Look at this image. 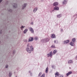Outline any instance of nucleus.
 <instances>
[{
	"mask_svg": "<svg viewBox=\"0 0 77 77\" xmlns=\"http://www.w3.org/2000/svg\"><path fill=\"white\" fill-rule=\"evenodd\" d=\"M29 44H28L27 45V46L28 48H26V50L27 51V52L29 53H31V52L32 51H33L34 50V48L32 46H29Z\"/></svg>",
	"mask_w": 77,
	"mask_h": 77,
	"instance_id": "1",
	"label": "nucleus"
},
{
	"mask_svg": "<svg viewBox=\"0 0 77 77\" xmlns=\"http://www.w3.org/2000/svg\"><path fill=\"white\" fill-rule=\"evenodd\" d=\"M3 34V35H5V29L3 30V29L2 28V27H0V34Z\"/></svg>",
	"mask_w": 77,
	"mask_h": 77,
	"instance_id": "2",
	"label": "nucleus"
},
{
	"mask_svg": "<svg viewBox=\"0 0 77 77\" xmlns=\"http://www.w3.org/2000/svg\"><path fill=\"white\" fill-rule=\"evenodd\" d=\"M49 41H50V39L48 38H47L42 40H41V42H42V43L47 42H49Z\"/></svg>",
	"mask_w": 77,
	"mask_h": 77,
	"instance_id": "3",
	"label": "nucleus"
},
{
	"mask_svg": "<svg viewBox=\"0 0 77 77\" xmlns=\"http://www.w3.org/2000/svg\"><path fill=\"white\" fill-rule=\"evenodd\" d=\"M16 52V51L15 50H14V51H13V53L11 54V52H10L9 53V55H11V56H13V55H14V54H15Z\"/></svg>",
	"mask_w": 77,
	"mask_h": 77,
	"instance_id": "4",
	"label": "nucleus"
},
{
	"mask_svg": "<svg viewBox=\"0 0 77 77\" xmlns=\"http://www.w3.org/2000/svg\"><path fill=\"white\" fill-rule=\"evenodd\" d=\"M27 5V4L26 3H25L22 6V10H24L25 8L26 7V5Z\"/></svg>",
	"mask_w": 77,
	"mask_h": 77,
	"instance_id": "5",
	"label": "nucleus"
},
{
	"mask_svg": "<svg viewBox=\"0 0 77 77\" xmlns=\"http://www.w3.org/2000/svg\"><path fill=\"white\" fill-rule=\"evenodd\" d=\"M34 39V38L33 37L29 38L28 39V42L33 41Z\"/></svg>",
	"mask_w": 77,
	"mask_h": 77,
	"instance_id": "6",
	"label": "nucleus"
},
{
	"mask_svg": "<svg viewBox=\"0 0 77 77\" xmlns=\"http://www.w3.org/2000/svg\"><path fill=\"white\" fill-rule=\"evenodd\" d=\"M69 42V40H66L63 42V43L65 44H66V43H68Z\"/></svg>",
	"mask_w": 77,
	"mask_h": 77,
	"instance_id": "7",
	"label": "nucleus"
},
{
	"mask_svg": "<svg viewBox=\"0 0 77 77\" xmlns=\"http://www.w3.org/2000/svg\"><path fill=\"white\" fill-rule=\"evenodd\" d=\"M13 6L14 8H16L17 7V5L16 3H14L13 4Z\"/></svg>",
	"mask_w": 77,
	"mask_h": 77,
	"instance_id": "8",
	"label": "nucleus"
},
{
	"mask_svg": "<svg viewBox=\"0 0 77 77\" xmlns=\"http://www.w3.org/2000/svg\"><path fill=\"white\" fill-rule=\"evenodd\" d=\"M29 29L30 31L32 33L34 32V31H33V29L31 27H29Z\"/></svg>",
	"mask_w": 77,
	"mask_h": 77,
	"instance_id": "9",
	"label": "nucleus"
},
{
	"mask_svg": "<svg viewBox=\"0 0 77 77\" xmlns=\"http://www.w3.org/2000/svg\"><path fill=\"white\" fill-rule=\"evenodd\" d=\"M54 10L57 11V10H59V8L58 7L55 6L54 8Z\"/></svg>",
	"mask_w": 77,
	"mask_h": 77,
	"instance_id": "10",
	"label": "nucleus"
},
{
	"mask_svg": "<svg viewBox=\"0 0 77 77\" xmlns=\"http://www.w3.org/2000/svg\"><path fill=\"white\" fill-rule=\"evenodd\" d=\"M51 37L52 38H55L56 37L55 34H54L51 35Z\"/></svg>",
	"mask_w": 77,
	"mask_h": 77,
	"instance_id": "11",
	"label": "nucleus"
},
{
	"mask_svg": "<svg viewBox=\"0 0 77 77\" xmlns=\"http://www.w3.org/2000/svg\"><path fill=\"white\" fill-rule=\"evenodd\" d=\"M58 5V3L57 2H54L53 4L54 6H57Z\"/></svg>",
	"mask_w": 77,
	"mask_h": 77,
	"instance_id": "12",
	"label": "nucleus"
},
{
	"mask_svg": "<svg viewBox=\"0 0 77 77\" xmlns=\"http://www.w3.org/2000/svg\"><path fill=\"white\" fill-rule=\"evenodd\" d=\"M67 2V0H64L63 2V4H66Z\"/></svg>",
	"mask_w": 77,
	"mask_h": 77,
	"instance_id": "13",
	"label": "nucleus"
},
{
	"mask_svg": "<svg viewBox=\"0 0 77 77\" xmlns=\"http://www.w3.org/2000/svg\"><path fill=\"white\" fill-rule=\"evenodd\" d=\"M12 75V72L11 71H10L9 72V77H11Z\"/></svg>",
	"mask_w": 77,
	"mask_h": 77,
	"instance_id": "14",
	"label": "nucleus"
},
{
	"mask_svg": "<svg viewBox=\"0 0 77 77\" xmlns=\"http://www.w3.org/2000/svg\"><path fill=\"white\" fill-rule=\"evenodd\" d=\"M27 31H28V29H25L23 31V33L26 34L27 32Z\"/></svg>",
	"mask_w": 77,
	"mask_h": 77,
	"instance_id": "15",
	"label": "nucleus"
},
{
	"mask_svg": "<svg viewBox=\"0 0 77 77\" xmlns=\"http://www.w3.org/2000/svg\"><path fill=\"white\" fill-rule=\"evenodd\" d=\"M57 50H54L53 51V54H56L57 52Z\"/></svg>",
	"mask_w": 77,
	"mask_h": 77,
	"instance_id": "16",
	"label": "nucleus"
},
{
	"mask_svg": "<svg viewBox=\"0 0 77 77\" xmlns=\"http://www.w3.org/2000/svg\"><path fill=\"white\" fill-rule=\"evenodd\" d=\"M48 68L47 67L46 69V70L45 71V72L46 73H48Z\"/></svg>",
	"mask_w": 77,
	"mask_h": 77,
	"instance_id": "17",
	"label": "nucleus"
},
{
	"mask_svg": "<svg viewBox=\"0 0 77 77\" xmlns=\"http://www.w3.org/2000/svg\"><path fill=\"white\" fill-rule=\"evenodd\" d=\"M69 44H70L71 46H74V43L72 42H70L69 43Z\"/></svg>",
	"mask_w": 77,
	"mask_h": 77,
	"instance_id": "18",
	"label": "nucleus"
},
{
	"mask_svg": "<svg viewBox=\"0 0 77 77\" xmlns=\"http://www.w3.org/2000/svg\"><path fill=\"white\" fill-rule=\"evenodd\" d=\"M37 8H35L33 10V12L34 13H35V12H36V11H37Z\"/></svg>",
	"mask_w": 77,
	"mask_h": 77,
	"instance_id": "19",
	"label": "nucleus"
},
{
	"mask_svg": "<svg viewBox=\"0 0 77 77\" xmlns=\"http://www.w3.org/2000/svg\"><path fill=\"white\" fill-rule=\"evenodd\" d=\"M49 54L50 56V57H51L52 56V51H51L50 52Z\"/></svg>",
	"mask_w": 77,
	"mask_h": 77,
	"instance_id": "20",
	"label": "nucleus"
},
{
	"mask_svg": "<svg viewBox=\"0 0 77 77\" xmlns=\"http://www.w3.org/2000/svg\"><path fill=\"white\" fill-rule=\"evenodd\" d=\"M51 67L53 69H54L55 68V66L53 65H52Z\"/></svg>",
	"mask_w": 77,
	"mask_h": 77,
	"instance_id": "21",
	"label": "nucleus"
},
{
	"mask_svg": "<svg viewBox=\"0 0 77 77\" xmlns=\"http://www.w3.org/2000/svg\"><path fill=\"white\" fill-rule=\"evenodd\" d=\"M75 40H76V39L75 38H72V42H74L75 41Z\"/></svg>",
	"mask_w": 77,
	"mask_h": 77,
	"instance_id": "22",
	"label": "nucleus"
},
{
	"mask_svg": "<svg viewBox=\"0 0 77 77\" xmlns=\"http://www.w3.org/2000/svg\"><path fill=\"white\" fill-rule=\"evenodd\" d=\"M72 60H69L68 61V63H72Z\"/></svg>",
	"mask_w": 77,
	"mask_h": 77,
	"instance_id": "23",
	"label": "nucleus"
},
{
	"mask_svg": "<svg viewBox=\"0 0 77 77\" xmlns=\"http://www.w3.org/2000/svg\"><path fill=\"white\" fill-rule=\"evenodd\" d=\"M34 39L35 41L37 40L38 39V37L36 36L34 38Z\"/></svg>",
	"mask_w": 77,
	"mask_h": 77,
	"instance_id": "24",
	"label": "nucleus"
},
{
	"mask_svg": "<svg viewBox=\"0 0 77 77\" xmlns=\"http://www.w3.org/2000/svg\"><path fill=\"white\" fill-rule=\"evenodd\" d=\"M45 73H43L40 77H45Z\"/></svg>",
	"mask_w": 77,
	"mask_h": 77,
	"instance_id": "25",
	"label": "nucleus"
},
{
	"mask_svg": "<svg viewBox=\"0 0 77 77\" xmlns=\"http://www.w3.org/2000/svg\"><path fill=\"white\" fill-rule=\"evenodd\" d=\"M42 74V72H40L38 74V76L40 77V76H41V75Z\"/></svg>",
	"mask_w": 77,
	"mask_h": 77,
	"instance_id": "26",
	"label": "nucleus"
},
{
	"mask_svg": "<svg viewBox=\"0 0 77 77\" xmlns=\"http://www.w3.org/2000/svg\"><path fill=\"white\" fill-rule=\"evenodd\" d=\"M9 2L8 1H6L5 3V4L6 5H7L8 4Z\"/></svg>",
	"mask_w": 77,
	"mask_h": 77,
	"instance_id": "27",
	"label": "nucleus"
},
{
	"mask_svg": "<svg viewBox=\"0 0 77 77\" xmlns=\"http://www.w3.org/2000/svg\"><path fill=\"white\" fill-rule=\"evenodd\" d=\"M60 14H58V15H57V17L58 18H60V17H61V16L60 15Z\"/></svg>",
	"mask_w": 77,
	"mask_h": 77,
	"instance_id": "28",
	"label": "nucleus"
},
{
	"mask_svg": "<svg viewBox=\"0 0 77 77\" xmlns=\"http://www.w3.org/2000/svg\"><path fill=\"white\" fill-rule=\"evenodd\" d=\"M55 75L56 76L57 75V76H58L59 75L58 72L56 73Z\"/></svg>",
	"mask_w": 77,
	"mask_h": 77,
	"instance_id": "29",
	"label": "nucleus"
},
{
	"mask_svg": "<svg viewBox=\"0 0 77 77\" xmlns=\"http://www.w3.org/2000/svg\"><path fill=\"white\" fill-rule=\"evenodd\" d=\"M9 11L11 12V13H12L13 11L12 10L10 9L9 10Z\"/></svg>",
	"mask_w": 77,
	"mask_h": 77,
	"instance_id": "30",
	"label": "nucleus"
},
{
	"mask_svg": "<svg viewBox=\"0 0 77 77\" xmlns=\"http://www.w3.org/2000/svg\"><path fill=\"white\" fill-rule=\"evenodd\" d=\"M25 27V26H22L20 27V28L21 29V30H23V29H22L23 28Z\"/></svg>",
	"mask_w": 77,
	"mask_h": 77,
	"instance_id": "31",
	"label": "nucleus"
},
{
	"mask_svg": "<svg viewBox=\"0 0 77 77\" xmlns=\"http://www.w3.org/2000/svg\"><path fill=\"white\" fill-rule=\"evenodd\" d=\"M51 48H55V45H52L51 46Z\"/></svg>",
	"mask_w": 77,
	"mask_h": 77,
	"instance_id": "32",
	"label": "nucleus"
},
{
	"mask_svg": "<svg viewBox=\"0 0 77 77\" xmlns=\"http://www.w3.org/2000/svg\"><path fill=\"white\" fill-rule=\"evenodd\" d=\"M68 73H69V75H70V74H72V72L71 71H70V72H69Z\"/></svg>",
	"mask_w": 77,
	"mask_h": 77,
	"instance_id": "33",
	"label": "nucleus"
},
{
	"mask_svg": "<svg viewBox=\"0 0 77 77\" xmlns=\"http://www.w3.org/2000/svg\"><path fill=\"white\" fill-rule=\"evenodd\" d=\"M50 57V54H48V57Z\"/></svg>",
	"mask_w": 77,
	"mask_h": 77,
	"instance_id": "34",
	"label": "nucleus"
},
{
	"mask_svg": "<svg viewBox=\"0 0 77 77\" xmlns=\"http://www.w3.org/2000/svg\"><path fill=\"white\" fill-rule=\"evenodd\" d=\"M69 75V73H67L66 74V75L67 76H68Z\"/></svg>",
	"mask_w": 77,
	"mask_h": 77,
	"instance_id": "35",
	"label": "nucleus"
},
{
	"mask_svg": "<svg viewBox=\"0 0 77 77\" xmlns=\"http://www.w3.org/2000/svg\"><path fill=\"white\" fill-rule=\"evenodd\" d=\"M8 67V65H7L5 66V68H7Z\"/></svg>",
	"mask_w": 77,
	"mask_h": 77,
	"instance_id": "36",
	"label": "nucleus"
},
{
	"mask_svg": "<svg viewBox=\"0 0 77 77\" xmlns=\"http://www.w3.org/2000/svg\"><path fill=\"white\" fill-rule=\"evenodd\" d=\"M59 77H63V75H61Z\"/></svg>",
	"mask_w": 77,
	"mask_h": 77,
	"instance_id": "37",
	"label": "nucleus"
},
{
	"mask_svg": "<svg viewBox=\"0 0 77 77\" xmlns=\"http://www.w3.org/2000/svg\"><path fill=\"white\" fill-rule=\"evenodd\" d=\"M30 74L31 76H32V73L30 72Z\"/></svg>",
	"mask_w": 77,
	"mask_h": 77,
	"instance_id": "38",
	"label": "nucleus"
},
{
	"mask_svg": "<svg viewBox=\"0 0 77 77\" xmlns=\"http://www.w3.org/2000/svg\"><path fill=\"white\" fill-rule=\"evenodd\" d=\"M2 1V0H0V3H1Z\"/></svg>",
	"mask_w": 77,
	"mask_h": 77,
	"instance_id": "39",
	"label": "nucleus"
},
{
	"mask_svg": "<svg viewBox=\"0 0 77 77\" xmlns=\"http://www.w3.org/2000/svg\"><path fill=\"white\" fill-rule=\"evenodd\" d=\"M25 42H27V40H25Z\"/></svg>",
	"mask_w": 77,
	"mask_h": 77,
	"instance_id": "40",
	"label": "nucleus"
},
{
	"mask_svg": "<svg viewBox=\"0 0 77 77\" xmlns=\"http://www.w3.org/2000/svg\"><path fill=\"white\" fill-rule=\"evenodd\" d=\"M54 43H56V40H54Z\"/></svg>",
	"mask_w": 77,
	"mask_h": 77,
	"instance_id": "41",
	"label": "nucleus"
},
{
	"mask_svg": "<svg viewBox=\"0 0 77 77\" xmlns=\"http://www.w3.org/2000/svg\"><path fill=\"white\" fill-rule=\"evenodd\" d=\"M54 11V10H53L52 11V12H51V13H52V12Z\"/></svg>",
	"mask_w": 77,
	"mask_h": 77,
	"instance_id": "42",
	"label": "nucleus"
},
{
	"mask_svg": "<svg viewBox=\"0 0 77 77\" xmlns=\"http://www.w3.org/2000/svg\"><path fill=\"white\" fill-rule=\"evenodd\" d=\"M6 38H8V35H7V37Z\"/></svg>",
	"mask_w": 77,
	"mask_h": 77,
	"instance_id": "43",
	"label": "nucleus"
},
{
	"mask_svg": "<svg viewBox=\"0 0 77 77\" xmlns=\"http://www.w3.org/2000/svg\"><path fill=\"white\" fill-rule=\"evenodd\" d=\"M31 23H32V25H33V22H32Z\"/></svg>",
	"mask_w": 77,
	"mask_h": 77,
	"instance_id": "44",
	"label": "nucleus"
},
{
	"mask_svg": "<svg viewBox=\"0 0 77 77\" xmlns=\"http://www.w3.org/2000/svg\"><path fill=\"white\" fill-rule=\"evenodd\" d=\"M61 31H63V29H61Z\"/></svg>",
	"mask_w": 77,
	"mask_h": 77,
	"instance_id": "45",
	"label": "nucleus"
},
{
	"mask_svg": "<svg viewBox=\"0 0 77 77\" xmlns=\"http://www.w3.org/2000/svg\"><path fill=\"white\" fill-rule=\"evenodd\" d=\"M76 59L77 60V56H76Z\"/></svg>",
	"mask_w": 77,
	"mask_h": 77,
	"instance_id": "46",
	"label": "nucleus"
},
{
	"mask_svg": "<svg viewBox=\"0 0 77 77\" xmlns=\"http://www.w3.org/2000/svg\"><path fill=\"white\" fill-rule=\"evenodd\" d=\"M29 73H30V71H29Z\"/></svg>",
	"mask_w": 77,
	"mask_h": 77,
	"instance_id": "47",
	"label": "nucleus"
},
{
	"mask_svg": "<svg viewBox=\"0 0 77 77\" xmlns=\"http://www.w3.org/2000/svg\"><path fill=\"white\" fill-rule=\"evenodd\" d=\"M55 77H57V76H55Z\"/></svg>",
	"mask_w": 77,
	"mask_h": 77,
	"instance_id": "48",
	"label": "nucleus"
},
{
	"mask_svg": "<svg viewBox=\"0 0 77 77\" xmlns=\"http://www.w3.org/2000/svg\"><path fill=\"white\" fill-rule=\"evenodd\" d=\"M1 43V41H0V43Z\"/></svg>",
	"mask_w": 77,
	"mask_h": 77,
	"instance_id": "49",
	"label": "nucleus"
},
{
	"mask_svg": "<svg viewBox=\"0 0 77 77\" xmlns=\"http://www.w3.org/2000/svg\"><path fill=\"white\" fill-rule=\"evenodd\" d=\"M16 77H17V76H16Z\"/></svg>",
	"mask_w": 77,
	"mask_h": 77,
	"instance_id": "50",
	"label": "nucleus"
},
{
	"mask_svg": "<svg viewBox=\"0 0 77 77\" xmlns=\"http://www.w3.org/2000/svg\"><path fill=\"white\" fill-rule=\"evenodd\" d=\"M3 45H4V44H3Z\"/></svg>",
	"mask_w": 77,
	"mask_h": 77,
	"instance_id": "51",
	"label": "nucleus"
},
{
	"mask_svg": "<svg viewBox=\"0 0 77 77\" xmlns=\"http://www.w3.org/2000/svg\"><path fill=\"white\" fill-rule=\"evenodd\" d=\"M76 15H77V14Z\"/></svg>",
	"mask_w": 77,
	"mask_h": 77,
	"instance_id": "52",
	"label": "nucleus"
}]
</instances>
